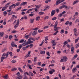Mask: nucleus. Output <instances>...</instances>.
Segmentation results:
<instances>
[{
    "instance_id": "f257e3e1",
    "label": "nucleus",
    "mask_w": 79,
    "mask_h": 79,
    "mask_svg": "<svg viewBox=\"0 0 79 79\" xmlns=\"http://www.w3.org/2000/svg\"><path fill=\"white\" fill-rule=\"evenodd\" d=\"M64 8H65L66 9H67V8H68V6L64 5L60 7H59V9H60V10H61V9H62Z\"/></svg>"
},
{
    "instance_id": "f03ea898",
    "label": "nucleus",
    "mask_w": 79,
    "mask_h": 79,
    "mask_svg": "<svg viewBox=\"0 0 79 79\" xmlns=\"http://www.w3.org/2000/svg\"><path fill=\"white\" fill-rule=\"evenodd\" d=\"M19 19H18L17 21L16 24L14 27V28L15 29H16V28L18 27V25H19Z\"/></svg>"
},
{
    "instance_id": "7ed1b4c3",
    "label": "nucleus",
    "mask_w": 79,
    "mask_h": 79,
    "mask_svg": "<svg viewBox=\"0 0 79 79\" xmlns=\"http://www.w3.org/2000/svg\"><path fill=\"white\" fill-rule=\"evenodd\" d=\"M11 46L12 47H14L16 48H17V47H18L17 45L15 44V42L13 41H12L11 43Z\"/></svg>"
},
{
    "instance_id": "20e7f679",
    "label": "nucleus",
    "mask_w": 79,
    "mask_h": 79,
    "mask_svg": "<svg viewBox=\"0 0 79 79\" xmlns=\"http://www.w3.org/2000/svg\"><path fill=\"white\" fill-rule=\"evenodd\" d=\"M31 51H30L28 52V53H27L26 56H25V57L26 58H27V57H30L31 56Z\"/></svg>"
},
{
    "instance_id": "39448f33",
    "label": "nucleus",
    "mask_w": 79,
    "mask_h": 79,
    "mask_svg": "<svg viewBox=\"0 0 79 79\" xmlns=\"http://www.w3.org/2000/svg\"><path fill=\"white\" fill-rule=\"evenodd\" d=\"M9 53V52H7L6 53H3L2 56H6V57H8V54Z\"/></svg>"
},
{
    "instance_id": "423d86ee",
    "label": "nucleus",
    "mask_w": 79,
    "mask_h": 79,
    "mask_svg": "<svg viewBox=\"0 0 79 79\" xmlns=\"http://www.w3.org/2000/svg\"><path fill=\"white\" fill-rule=\"evenodd\" d=\"M56 11H55V10H52L51 12V16H53L55 14Z\"/></svg>"
},
{
    "instance_id": "0eeeda50",
    "label": "nucleus",
    "mask_w": 79,
    "mask_h": 79,
    "mask_svg": "<svg viewBox=\"0 0 79 79\" xmlns=\"http://www.w3.org/2000/svg\"><path fill=\"white\" fill-rule=\"evenodd\" d=\"M73 31L74 32V34L75 36H77V30L76 29V28H75L73 29Z\"/></svg>"
},
{
    "instance_id": "6e6552de",
    "label": "nucleus",
    "mask_w": 79,
    "mask_h": 79,
    "mask_svg": "<svg viewBox=\"0 0 79 79\" xmlns=\"http://www.w3.org/2000/svg\"><path fill=\"white\" fill-rule=\"evenodd\" d=\"M71 53L73 54L74 53V47H72L71 48Z\"/></svg>"
},
{
    "instance_id": "1a4fd4ad",
    "label": "nucleus",
    "mask_w": 79,
    "mask_h": 79,
    "mask_svg": "<svg viewBox=\"0 0 79 79\" xmlns=\"http://www.w3.org/2000/svg\"><path fill=\"white\" fill-rule=\"evenodd\" d=\"M63 59L64 60H64L65 62L66 61H67V60H68V59L67 58V57L65 56V57H63Z\"/></svg>"
},
{
    "instance_id": "9d476101",
    "label": "nucleus",
    "mask_w": 79,
    "mask_h": 79,
    "mask_svg": "<svg viewBox=\"0 0 79 79\" xmlns=\"http://www.w3.org/2000/svg\"><path fill=\"white\" fill-rule=\"evenodd\" d=\"M29 48V46H27L26 47H23L22 48V49L23 50L25 51L27 49V48Z\"/></svg>"
},
{
    "instance_id": "9b49d317",
    "label": "nucleus",
    "mask_w": 79,
    "mask_h": 79,
    "mask_svg": "<svg viewBox=\"0 0 79 79\" xmlns=\"http://www.w3.org/2000/svg\"><path fill=\"white\" fill-rule=\"evenodd\" d=\"M40 55H45V51H41L40 52Z\"/></svg>"
},
{
    "instance_id": "f8f14e48",
    "label": "nucleus",
    "mask_w": 79,
    "mask_h": 79,
    "mask_svg": "<svg viewBox=\"0 0 79 79\" xmlns=\"http://www.w3.org/2000/svg\"><path fill=\"white\" fill-rule=\"evenodd\" d=\"M54 31H58V27H57L56 26H54Z\"/></svg>"
},
{
    "instance_id": "ddd939ff",
    "label": "nucleus",
    "mask_w": 79,
    "mask_h": 79,
    "mask_svg": "<svg viewBox=\"0 0 79 79\" xmlns=\"http://www.w3.org/2000/svg\"><path fill=\"white\" fill-rule=\"evenodd\" d=\"M77 71V69L76 68H74L72 69V72L73 73H76V72Z\"/></svg>"
},
{
    "instance_id": "4468645a",
    "label": "nucleus",
    "mask_w": 79,
    "mask_h": 79,
    "mask_svg": "<svg viewBox=\"0 0 79 79\" xmlns=\"http://www.w3.org/2000/svg\"><path fill=\"white\" fill-rule=\"evenodd\" d=\"M60 3H61L60 2V0H57L56 1V5H59Z\"/></svg>"
},
{
    "instance_id": "2eb2a0df",
    "label": "nucleus",
    "mask_w": 79,
    "mask_h": 79,
    "mask_svg": "<svg viewBox=\"0 0 79 79\" xmlns=\"http://www.w3.org/2000/svg\"><path fill=\"white\" fill-rule=\"evenodd\" d=\"M32 10H33V9H29L28 10L26 13H30V11H32Z\"/></svg>"
},
{
    "instance_id": "dca6fc26",
    "label": "nucleus",
    "mask_w": 79,
    "mask_h": 79,
    "mask_svg": "<svg viewBox=\"0 0 79 79\" xmlns=\"http://www.w3.org/2000/svg\"><path fill=\"white\" fill-rule=\"evenodd\" d=\"M8 8V6H5L2 9V11H3L4 10H5V9H6Z\"/></svg>"
},
{
    "instance_id": "f3484780",
    "label": "nucleus",
    "mask_w": 79,
    "mask_h": 79,
    "mask_svg": "<svg viewBox=\"0 0 79 79\" xmlns=\"http://www.w3.org/2000/svg\"><path fill=\"white\" fill-rule=\"evenodd\" d=\"M36 34H37V31H34L32 33V35L33 36L35 35Z\"/></svg>"
},
{
    "instance_id": "a211bd4d",
    "label": "nucleus",
    "mask_w": 79,
    "mask_h": 79,
    "mask_svg": "<svg viewBox=\"0 0 79 79\" xmlns=\"http://www.w3.org/2000/svg\"><path fill=\"white\" fill-rule=\"evenodd\" d=\"M40 16H38L36 17L35 18L36 21H39L40 20Z\"/></svg>"
},
{
    "instance_id": "6ab92c4d",
    "label": "nucleus",
    "mask_w": 79,
    "mask_h": 79,
    "mask_svg": "<svg viewBox=\"0 0 79 79\" xmlns=\"http://www.w3.org/2000/svg\"><path fill=\"white\" fill-rule=\"evenodd\" d=\"M4 32H0V35L1 37H3Z\"/></svg>"
},
{
    "instance_id": "aec40b11",
    "label": "nucleus",
    "mask_w": 79,
    "mask_h": 79,
    "mask_svg": "<svg viewBox=\"0 0 79 79\" xmlns=\"http://www.w3.org/2000/svg\"><path fill=\"white\" fill-rule=\"evenodd\" d=\"M78 2H79V0H77L75 1H74L73 2V5H75V4L77 3H78Z\"/></svg>"
},
{
    "instance_id": "412c9836",
    "label": "nucleus",
    "mask_w": 79,
    "mask_h": 79,
    "mask_svg": "<svg viewBox=\"0 0 79 79\" xmlns=\"http://www.w3.org/2000/svg\"><path fill=\"white\" fill-rule=\"evenodd\" d=\"M29 74L30 76L31 75V76L32 77L34 76V74L31 72H29Z\"/></svg>"
},
{
    "instance_id": "4be33fe9",
    "label": "nucleus",
    "mask_w": 79,
    "mask_h": 79,
    "mask_svg": "<svg viewBox=\"0 0 79 79\" xmlns=\"http://www.w3.org/2000/svg\"><path fill=\"white\" fill-rule=\"evenodd\" d=\"M39 15H43L44 14V13L42 12H40L38 13Z\"/></svg>"
},
{
    "instance_id": "5701e85b",
    "label": "nucleus",
    "mask_w": 79,
    "mask_h": 79,
    "mask_svg": "<svg viewBox=\"0 0 79 79\" xmlns=\"http://www.w3.org/2000/svg\"><path fill=\"white\" fill-rule=\"evenodd\" d=\"M30 21L31 23V24H32L34 23V19H30Z\"/></svg>"
},
{
    "instance_id": "b1692460",
    "label": "nucleus",
    "mask_w": 79,
    "mask_h": 79,
    "mask_svg": "<svg viewBox=\"0 0 79 79\" xmlns=\"http://www.w3.org/2000/svg\"><path fill=\"white\" fill-rule=\"evenodd\" d=\"M8 77V74H7L3 78L4 79H7V78Z\"/></svg>"
},
{
    "instance_id": "393cba45",
    "label": "nucleus",
    "mask_w": 79,
    "mask_h": 79,
    "mask_svg": "<svg viewBox=\"0 0 79 79\" xmlns=\"http://www.w3.org/2000/svg\"><path fill=\"white\" fill-rule=\"evenodd\" d=\"M16 70H17V69L16 68L11 69V70L12 71H16Z\"/></svg>"
},
{
    "instance_id": "a878e982",
    "label": "nucleus",
    "mask_w": 79,
    "mask_h": 79,
    "mask_svg": "<svg viewBox=\"0 0 79 79\" xmlns=\"http://www.w3.org/2000/svg\"><path fill=\"white\" fill-rule=\"evenodd\" d=\"M24 42V39H22L20 40V41H19V43H23Z\"/></svg>"
},
{
    "instance_id": "bb28decb",
    "label": "nucleus",
    "mask_w": 79,
    "mask_h": 79,
    "mask_svg": "<svg viewBox=\"0 0 79 79\" xmlns=\"http://www.w3.org/2000/svg\"><path fill=\"white\" fill-rule=\"evenodd\" d=\"M5 58H4V57H3V56H2L1 57V62H3V60H4V59H5Z\"/></svg>"
},
{
    "instance_id": "cd10ccee",
    "label": "nucleus",
    "mask_w": 79,
    "mask_h": 79,
    "mask_svg": "<svg viewBox=\"0 0 79 79\" xmlns=\"http://www.w3.org/2000/svg\"><path fill=\"white\" fill-rule=\"evenodd\" d=\"M18 70L20 72V73H23V71L22 70L21 68H18Z\"/></svg>"
},
{
    "instance_id": "c85d7f7f",
    "label": "nucleus",
    "mask_w": 79,
    "mask_h": 79,
    "mask_svg": "<svg viewBox=\"0 0 79 79\" xmlns=\"http://www.w3.org/2000/svg\"><path fill=\"white\" fill-rule=\"evenodd\" d=\"M79 47V43L78 44H77L75 45L76 48H77Z\"/></svg>"
},
{
    "instance_id": "c756f323",
    "label": "nucleus",
    "mask_w": 79,
    "mask_h": 79,
    "mask_svg": "<svg viewBox=\"0 0 79 79\" xmlns=\"http://www.w3.org/2000/svg\"><path fill=\"white\" fill-rule=\"evenodd\" d=\"M29 44H30L29 43V41H27L25 44L24 45H23V46H25V45H29Z\"/></svg>"
},
{
    "instance_id": "7c9ffc66",
    "label": "nucleus",
    "mask_w": 79,
    "mask_h": 79,
    "mask_svg": "<svg viewBox=\"0 0 79 79\" xmlns=\"http://www.w3.org/2000/svg\"><path fill=\"white\" fill-rule=\"evenodd\" d=\"M12 7H13V8L16 7V4H14L11 5ZM14 6V7H13Z\"/></svg>"
},
{
    "instance_id": "2f4dec72",
    "label": "nucleus",
    "mask_w": 79,
    "mask_h": 79,
    "mask_svg": "<svg viewBox=\"0 0 79 79\" xmlns=\"http://www.w3.org/2000/svg\"><path fill=\"white\" fill-rule=\"evenodd\" d=\"M68 44V41H65L64 43V45H66V44Z\"/></svg>"
},
{
    "instance_id": "473e14b6",
    "label": "nucleus",
    "mask_w": 79,
    "mask_h": 79,
    "mask_svg": "<svg viewBox=\"0 0 79 79\" xmlns=\"http://www.w3.org/2000/svg\"><path fill=\"white\" fill-rule=\"evenodd\" d=\"M31 35H27L25 36V38L26 39H28L29 37V36Z\"/></svg>"
},
{
    "instance_id": "72a5a7b5",
    "label": "nucleus",
    "mask_w": 79,
    "mask_h": 79,
    "mask_svg": "<svg viewBox=\"0 0 79 79\" xmlns=\"http://www.w3.org/2000/svg\"><path fill=\"white\" fill-rule=\"evenodd\" d=\"M46 55L49 56H50V52H46Z\"/></svg>"
},
{
    "instance_id": "f704fd0d",
    "label": "nucleus",
    "mask_w": 79,
    "mask_h": 79,
    "mask_svg": "<svg viewBox=\"0 0 79 79\" xmlns=\"http://www.w3.org/2000/svg\"><path fill=\"white\" fill-rule=\"evenodd\" d=\"M24 78L23 79H28V78L27 77V76H26V75H24Z\"/></svg>"
},
{
    "instance_id": "c9c22d12",
    "label": "nucleus",
    "mask_w": 79,
    "mask_h": 79,
    "mask_svg": "<svg viewBox=\"0 0 79 79\" xmlns=\"http://www.w3.org/2000/svg\"><path fill=\"white\" fill-rule=\"evenodd\" d=\"M37 57H35L34 59V62H35V61H37Z\"/></svg>"
},
{
    "instance_id": "e433bc0d",
    "label": "nucleus",
    "mask_w": 79,
    "mask_h": 79,
    "mask_svg": "<svg viewBox=\"0 0 79 79\" xmlns=\"http://www.w3.org/2000/svg\"><path fill=\"white\" fill-rule=\"evenodd\" d=\"M21 7H20L16 9L15 10V11H17L19 10H21Z\"/></svg>"
},
{
    "instance_id": "4c0bfd02",
    "label": "nucleus",
    "mask_w": 79,
    "mask_h": 79,
    "mask_svg": "<svg viewBox=\"0 0 79 79\" xmlns=\"http://www.w3.org/2000/svg\"><path fill=\"white\" fill-rule=\"evenodd\" d=\"M28 67H29V69H32V68L31 67V65H30L29 64L27 65Z\"/></svg>"
},
{
    "instance_id": "58836bf2",
    "label": "nucleus",
    "mask_w": 79,
    "mask_h": 79,
    "mask_svg": "<svg viewBox=\"0 0 79 79\" xmlns=\"http://www.w3.org/2000/svg\"><path fill=\"white\" fill-rule=\"evenodd\" d=\"M64 32V29H62L60 31V34H63Z\"/></svg>"
},
{
    "instance_id": "ea45409f",
    "label": "nucleus",
    "mask_w": 79,
    "mask_h": 79,
    "mask_svg": "<svg viewBox=\"0 0 79 79\" xmlns=\"http://www.w3.org/2000/svg\"><path fill=\"white\" fill-rule=\"evenodd\" d=\"M79 40V37H78L77 39L75 40V43H77V42H78V40Z\"/></svg>"
},
{
    "instance_id": "a19ab883",
    "label": "nucleus",
    "mask_w": 79,
    "mask_h": 79,
    "mask_svg": "<svg viewBox=\"0 0 79 79\" xmlns=\"http://www.w3.org/2000/svg\"><path fill=\"white\" fill-rule=\"evenodd\" d=\"M27 2H23V5H27Z\"/></svg>"
},
{
    "instance_id": "79ce46f5",
    "label": "nucleus",
    "mask_w": 79,
    "mask_h": 79,
    "mask_svg": "<svg viewBox=\"0 0 79 79\" xmlns=\"http://www.w3.org/2000/svg\"><path fill=\"white\" fill-rule=\"evenodd\" d=\"M67 47H68V48H71V46L69 45V44H67Z\"/></svg>"
},
{
    "instance_id": "37998d69",
    "label": "nucleus",
    "mask_w": 79,
    "mask_h": 79,
    "mask_svg": "<svg viewBox=\"0 0 79 79\" xmlns=\"http://www.w3.org/2000/svg\"><path fill=\"white\" fill-rule=\"evenodd\" d=\"M23 47V45L22 44H21L19 46V49H21V48H22V47Z\"/></svg>"
},
{
    "instance_id": "c03bdc74",
    "label": "nucleus",
    "mask_w": 79,
    "mask_h": 79,
    "mask_svg": "<svg viewBox=\"0 0 79 79\" xmlns=\"http://www.w3.org/2000/svg\"><path fill=\"white\" fill-rule=\"evenodd\" d=\"M12 63H16V60H13L11 61Z\"/></svg>"
},
{
    "instance_id": "a18cd8bd",
    "label": "nucleus",
    "mask_w": 79,
    "mask_h": 79,
    "mask_svg": "<svg viewBox=\"0 0 79 79\" xmlns=\"http://www.w3.org/2000/svg\"><path fill=\"white\" fill-rule=\"evenodd\" d=\"M15 5H16V6H19V5H20V2H17L16 3V4H15Z\"/></svg>"
},
{
    "instance_id": "49530a36",
    "label": "nucleus",
    "mask_w": 79,
    "mask_h": 79,
    "mask_svg": "<svg viewBox=\"0 0 79 79\" xmlns=\"http://www.w3.org/2000/svg\"><path fill=\"white\" fill-rule=\"evenodd\" d=\"M44 39H45V41H47V40H48V37L47 36L45 37Z\"/></svg>"
},
{
    "instance_id": "de8ad7c7",
    "label": "nucleus",
    "mask_w": 79,
    "mask_h": 79,
    "mask_svg": "<svg viewBox=\"0 0 79 79\" xmlns=\"http://www.w3.org/2000/svg\"><path fill=\"white\" fill-rule=\"evenodd\" d=\"M49 27L48 26H46L43 28V29H47V28H48Z\"/></svg>"
},
{
    "instance_id": "09e8293b",
    "label": "nucleus",
    "mask_w": 79,
    "mask_h": 79,
    "mask_svg": "<svg viewBox=\"0 0 79 79\" xmlns=\"http://www.w3.org/2000/svg\"><path fill=\"white\" fill-rule=\"evenodd\" d=\"M17 32V31L15 30L11 32V33H13V34H15V33H16Z\"/></svg>"
},
{
    "instance_id": "8fccbe9b",
    "label": "nucleus",
    "mask_w": 79,
    "mask_h": 79,
    "mask_svg": "<svg viewBox=\"0 0 79 79\" xmlns=\"http://www.w3.org/2000/svg\"><path fill=\"white\" fill-rule=\"evenodd\" d=\"M9 39H11L13 38V36L12 35H10L9 36Z\"/></svg>"
},
{
    "instance_id": "3c124183",
    "label": "nucleus",
    "mask_w": 79,
    "mask_h": 79,
    "mask_svg": "<svg viewBox=\"0 0 79 79\" xmlns=\"http://www.w3.org/2000/svg\"><path fill=\"white\" fill-rule=\"evenodd\" d=\"M69 21H67L65 23V24L66 25H67V26H68L69 25Z\"/></svg>"
},
{
    "instance_id": "603ef678",
    "label": "nucleus",
    "mask_w": 79,
    "mask_h": 79,
    "mask_svg": "<svg viewBox=\"0 0 79 79\" xmlns=\"http://www.w3.org/2000/svg\"><path fill=\"white\" fill-rule=\"evenodd\" d=\"M56 19H57V18H56V17H55L53 18L52 19V21H55V20H56Z\"/></svg>"
},
{
    "instance_id": "864d4df0",
    "label": "nucleus",
    "mask_w": 79,
    "mask_h": 79,
    "mask_svg": "<svg viewBox=\"0 0 79 79\" xmlns=\"http://www.w3.org/2000/svg\"><path fill=\"white\" fill-rule=\"evenodd\" d=\"M51 43L52 44H55V43H56L55 42V40H53L52 41Z\"/></svg>"
},
{
    "instance_id": "5fc2aeb1",
    "label": "nucleus",
    "mask_w": 79,
    "mask_h": 79,
    "mask_svg": "<svg viewBox=\"0 0 79 79\" xmlns=\"http://www.w3.org/2000/svg\"><path fill=\"white\" fill-rule=\"evenodd\" d=\"M55 26H57V25H58V21H57L55 23Z\"/></svg>"
},
{
    "instance_id": "6e6d98bb",
    "label": "nucleus",
    "mask_w": 79,
    "mask_h": 79,
    "mask_svg": "<svg viewBox=\"0 0 79 79\" xmlns=\"http://www.w3.org/2000/svg\"><path fill=\"white\" fill-rule=\"evenodd\" d=\"M7 49V48H6L2 50V52H5V51H6Z\"/></svg>"
},
{
    "instance_id": "4d7b16f0",
    "label": "nucleus",
    "mask_w": 79,
    "mask_h": 79,
    "mask_svg": "<svg viewBox=\"0 0 79 79\" xmlns=\"http://www.w3.org/2000/svg\"><path fill=\"white\" fill-rule=\"evenodd\" d=\"M69 26H72V24H73V23L71 22H70L69 23Z\"/></svg>"
},
{
    "instance_id": "13d9d810",
    "label": "nucleus",
    "mask_w": 79,
    "mask_h": 79,
    "mask_svg": "<svg viewBox=\"0 0 79 79\" xmlns=\"http://www.w3.org/2000/svg\"><path fill=\"white\" fill-rule=\"evenodd\" d=\"M44 42H45V41H42L41 43L40 44V46H42Z\"/></svg>"
},
{
    "instance_id": "bf43d9fd",
    "label": "nucleus",
    "mask_w": 79,
    "mask_h": 79,
    "mask_svg": "<svg viewBox=\"0 0 79 79\" xmlns=\"http://www.w3.org/2000/svg\"><path fill=\"white\" fill-rule=\"evenodd\" d=\"M1 42L2 44H5V43H7L8 42L6 41H2Z\"/></svg>"
},
{
    "instance_id": "052dcab7",
    "label": "nucleus",
    "mask_w": 79,
    "mask_h": 79,
    "mask_svg": "<svg viewBox=\"0 0 79 79\" xmlns=\"http://www.w3.org/2000/svg\"><path fill=\"white\" fill-rule=\"evenodd\" d=\"M35 15V14H31L29 15V16H30L32 17V16H34Z\"/></svg>"
},
{
    "instance_id": "680f3d73",
    "label": "nucleus",
    "mask_w": 79,
    "mask_h": 79,
    "mask_svg": "<svg viewBox=\"0 0 79 79\" xmlns=\"http://www.w3.org/2000/svg\"><path fill=\"white\" fill-rule=\"evenodd\" d=\"M56 12H57V13H58L59 12H60V10H59V9H56Z\"/></svg>"
},
{
    "instance_id": "e2e57ef3",
    "label": "nucleus",
    "mask_w": 79,
    "mask_h": 79,
    "mask_svg": "<svg viewBox=\"0 0 79 79\" xmlns=\"http://www.w3.org/2000/svg\"><path fill=\"white\" fill-rule=\"evenodd\" d=\"M26 74H27V76H29V73L27 72L24 73V75H26Z\"/></svg>"
},
{
    "instance_id": "0e129e2a",
    "label": "nucleus",
    "mask_w": 79,
    "mask_h": 79,
    "mask_svg": "<svg viewBox=\"0 0 79 79\" xmlns=\"http://www.w3.org/2000/svg\"><path fill=\"white\" fill-rule=\"evenodd\" d=\"M15 74L17 76H19V75H20V73H19V72H18V73H16Z\"/></svg>"
},
{
    "instance_id": "69168bd1",
    "label": "nucleus",
    "mask_w": 79,
    "mask_h": 79,
    "mask_svg": "<svg viewBox=\"0 0 79 79\" xmlns=\"http://www.w3.org/2000/svg\"><path fill=\"white\" fill-rule=\"evenodd\" d=\"M9 54L10 56H12V55H13V53L12 52H9Z\"/></svg>"
},
{
    "instance_id": "338daca9",
    "label": "nucleus",
    "mask_w": 79,
    "mask_h": 79,
    "mask_svg": "<svg viewBox=\"0 0 79 79\" xmlns=\"http://www.w3.org/2000/svg\"><path fill=\"white\" fill-rule=\"evenodd\" d=\"M49 74H53V72L52 71H50L49 72Z\"/></svg>"
},
{
    "instance_id": "774afa93",
    "label": "nucleus",
    "mask_w": 79,
    "mask_h": 79,
    "mask_svg": "<svg viewBox=\"0 0 79 79\" xmlns=\"http://www.w3.org/2000/svg\"><path fill=\"white\" fill-rule=\"evenodd\" d=\"M38 32H39L40 33V32H43V30H38Z\"/></svg>"
}]
</instances>
